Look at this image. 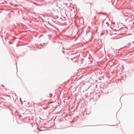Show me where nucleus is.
Instances as JSON below:
<instances>
[{"mask_svg": "<svg viewBox=\"0 0 134 134\" xmlns=\"http://www.w3.org/2000/svg\"><path fill=\"white\" fill-rule=\"evenodd\" d=\"M2 86L3 87V85H2Z\"/></svg>", "mask_w": 134, "mask_h": 134, "instance_id": "1", "label": "nucleus"}]
</instances>
